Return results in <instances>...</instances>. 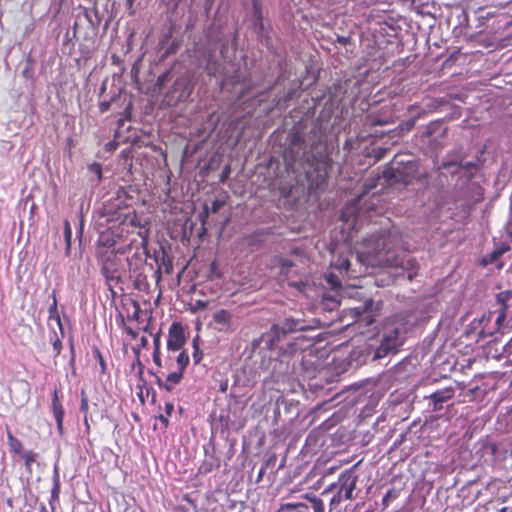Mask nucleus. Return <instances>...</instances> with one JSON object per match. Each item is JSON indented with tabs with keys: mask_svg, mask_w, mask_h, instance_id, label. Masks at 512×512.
<instances>
[{
	"mask_svg": "<svg viewBox=\"0 0 512 512\" xmlns=\"http://www.w3.org/2000/svg\"><path fill=\"white\" fill-rule=\"evenodd\" d=\"M176 363L178 366L177 371L182 372L184 374V371L189 364V355L185 351H181L177 356Z\"/></svg>",
	"mask_w": 512,
	"mask_h": 512,
	"instance_id": "nucleus-24",
	"label": "nucleus"
},
{
	"mask_svg": "<svg viewBox=\"0 0 512 512\" xmlns=\"http://www.w3.org/2000/svg\"><path fill=\"white\" fill-rule=\"evenodd\" d=\"M291 286L297 288L298 290H302L306 286L303 282L291 283Z\"/></svg>",
	"mask_w": 512,
	"mask_h": 512,
	"instance_id": "nucleus-50",
	"label": "nucleus"
},
{
	"mask_svg": "<svg viewBox=\"0 0 512 512\" xmlns=\"http://www.w3.org/2000/svg\"><path fill=\"white\" fill-rule=\"evenodd\" d=\"M183 373L179 371L171 372L167 375L165 382L161 378H157V384L160 388H164L166 391L171 392L176 385H178L183 379Z\"/></svg>",
	"mask_w": 512,
	"mask_h": 512,
	"instance_id": "nucleus-13",
	"label": "nucleus"
},
{
	"mask_svg": "<svg viewBox=\"0 0 512 512\" xmlns=\"http://www.w3.org/2000/svg\"><path fill=\"white\" fill-rule=\"evenodd\" d=\"M349 265H350L349 261H348V260H344V262H343V264L341 265V267H342V268H344V269H346V270H348Z\"/></svg>",
	"mask_w": 512,
	"mask_h": 512,
	"instance_id": "nucleus-54",
	"label": "nucleus"
},
{
	"mask_svg": "<svg viewBox=\"0 0 512 512\" xmlns=\"http://www.w3.org/2000/svg\"><path fill=\"white\" fill-rule=\"evenodd\" d=\"M163 264H164V266H165V272H166L167 274L172 273V269H173V267H172V262H171V260H168V262H167V263H166L165 261H163Z\"/></svg>",
	"mask_w": 512,
	"mask_h": 512,
	"instance_id": "nucleus-47",
	"label": "nucleus"
},
{
	"mask_svg": "<svg viewBox=\"0 0 512 512\" xmlns=\"http://www.w3.org/2000/svg\"><path fill=\"white\" fill-rule=\"evenodd\" d=\"M265 469H266V466H265V467H262V468L260 469V471H259V473H258V476H257V482H259V481L262 479V477H263V475H264V473H265Z\"/></svg>",
	"mask_w": 512,
	"mask_h": 512,
	"instance_id": "nucleus-51",
	"label": "nucleus"
},
{
	"mask_svg": "<svg viewBox=\"0 0 512 512\" xmlns=\"http://www.w3.org/2000/svg\"><path fill=\"white\" fill-rule=\"evenodd\" d=\"M88 409H89V405H88V397L85 393L84 390L81 391V405H80V410L82 412H84L85 414V417H84V422L86 424V427L87 429H89V424H88V421H87V413H88Z\"/></svg>",
	"mask_w": 512,
	"mask_h": 512,
	"instance_id": "nucleus-27",
	"label": "nucleus"
},
{
	"mask_svg": "<svg viewBox=\"0 0 512 512\" xmlns=\"http://www.w3.org/2000/svg\"><path fill=\"white\" fill-rule=\"evenodd\" d=\"M389 496H390V493H387V494L385 495V497L383 498V501L385 502L386 500H389Z\"/></svg>",
	"mask_w": 512,
	"mask_h": 512,
	"instance_id": "nucleus-58",
	"label": "nucleus"
},
{
	"mask_svg": "<svg viewBox=\"0 0 512 512\" xmlns=\"http://www.w3.org/2000/svg\"><path fill=\"white\" fill-rule=\"evenodd\" d=\"M373 319L370 318V316H367V324L372 323Z\"/></svg>",
	"mask_w": 512,
	"mask_h": 512,
	"instance_id": "nucleus-60",
	"label": "nucleus"
},
{
	"mask_svg": "<svg viewBox=\"0 0 512 512\" xmlns=\"http://www.w3.org/2000/svg\"><path fill=\"white\" fill-rule=\"evenodd\" d=\"M305 325L300 320L287 318L280 325H273L271 328V346H278L281 340L289 333L305 330Z\"/></svg>",
	"mask_w": 512,
	"mask_h": 512,
	"instance_id": "nucleus-6",
	"label": "nucleus"
},
{
	"mask_svg": "<svg viewBox=\"0 0 512 512\" xmlns=\"http://www.w3.org/2000/svg\"><path fill=\"white\" fill-rule=\"evenodd\" d=\"M51 408H52V413H53L54 419L57 424L58 433H59V435H62L64 432L63 422H64L65 410L60 401L57 389H54V391H53Z\"/></svg>",
	"mask_w": 512,
	"mask_h": 512,
	"instance_id": "nucleus-11",
	"label": "nucleus"
},
{
	"mask_svg": "<svg viewBox=\"0 0 512 512\" xmlns=\"http://www.w3.org/2000/svg\"><path fill=\"white\" fill-rule=\"evenodd\" d=\"M148 345V339L145 336H142L140 339V347L145 348Z\"/></svg>",
	"mask_w": 512,
	"mask_h": 512,
	"instance_id": "nucleus-49",
	"label": "nucleus"
},
{
	"mask_svg": "<svg viewBox=\"0 0 512 512\" xmlns=\"http://www.w3.org/2000/svg\"><path fill=\"white\" fill-rule=\"evenodd\" d=\"M455 395V389L452 386L436 390L427 398L433 403V410L438 411L443 408V403L452 399Z\"/></svg>",
	"mask_w": 512,
	"mask_h": 512,
	"instance_id": "nucleus-10",
	"label": "nucleus"
},
{
	"mask_svg": "<svg viewBox=\"0 0 512 512\" xmlns=\"http://www.w3.org/2000/svg\"><path fill=\"white\" fill-rule=\"evenodd\" d=\"M362 252L369 263L412 271L417 268L416 259L402 249V236L396 230L373 234L362 242Z\"/></svg>",
	"mask_w": 512,
	"mask_h": 512,
	"instance_id": "nucleus-1",
	"label": "nucleus"
},
{
	"mask_svg": "<svg viewBox=\"0 0 512 512\" xmlns=\"http://www.w3.org/2000/svg\"><path fill=\"white\" fill-rule=\"evenodd\" d=\"M499 512H509L507 507H503L499 510Z\"/></svg>",
	"mask_w": 512,
	"mask_h": 512,
	"instance_id": "nucleus-57",
	"label": "nucleus"
},
{
	"mask_svg": "<svg viewBox=\"0 0 512 512\" xmlns=\"http://www.w3.org/2000/svg\"><path fill=\"white\" fill-rule=\"evenodd\" d=\"M350 42H351V36L338 35L335 40V43H338L342 46H345V45L349 44Z\"/></svg>",
	"mask_w": 512,
	"mask_h": 512,
	"instance_id": "nucleus-40",
	"label": "nucleus"
},
{
	"mask_svg": "<svg viewBox=\"0 0 512 512\" xmlns=\"http://www.w3.org/2000/svg\"><path fill=\"white\" fill-rule=\"evenodd\" d=\"M327 281L328 283H330L334 288L335 287H338L340 286V281L338 280V278L333 275V274H329L328 278H327Z\"/></svg>",
	"mask_w": 512,
	"mask_h": 512,
	"instance_id": "nucleus-43",
	"label": "nucleus"
},
{
	"mask_svg": "<svg viewBox=\"0 0 512 512\" xmlns=\"http://www.w3.org/2000/svg\"><path fill=\"white\" fill-rule=\"evenodd\" d=\"M64 232H65L66 241L69 244L70 239H71V227H70V223L68 221H65V223H64Z\"/></svg>",
	"mask_w": 512,
	"mask_h": 512,
	"instance_id": "nucleus-42",
	"label": "nucleus"
},
{
	"mask_svg": "<svg viewBox=\"0 0 512 512\" xmlns=\"http://www.w3.org/2000/svg\"><path fill=\"white\" fill-rule=\"evenodd\" d=\"M131 302V305L133 307V313L128 316L130 319H133L135 321H139V317H140V312H141V308H140V305L137 301L135 300H130Z\"/></svg>",
	"mask_w": 512,
	"mask_h": 512,
	"instance_id": "nucleus-30",
	"label": "nucleus"
},
{
	"mask_svg": "<svg viewBox=\"0 0 512 512\" xmlns=\"http://www.w3.org/2000/svg\"><path fill=\"white\" fill-rule=\"evenodd\" d=\"M230 172H231V168H230V165H226L221 174H220V178H219V181L221 183H224L226 182V180L229 178V175H230Z\"/></svg>",
	"mask_w": 512,
	"mask_h": 512,
	"instance_id": "nucleus-38",
	"label": "nucleus"
},
{
	"mask_svg": "<svg viewBox=\"0 0 512 512\" xmlns=\"http://www.w3.org/2000/svg\"><path fill=\"white\" fill-rule=\"evenodd\" d=\"M155 275H156V281L158 282L160 279H161V271H160V268L157 269L155 272Z\"/></svg>",
	"mask_w": 512,
	"mask_h": 512,
	"instance_id": "nucleus-52",
	"label": "nucleus"
},
{
	"mask_svg": "<svg viewBox=\"0 0 512 512\" xmlns=\"http://www.w3.org/2000/svg\"><path fill=\"white\" fill-rule=\"evenodd\" d=\"M52 298H53V303L49 307V319H53L57 322V324L60 328V331L63 334V325H62V321H61V318H60V315H59L58 309H57V298H56L55 291H53V293H52Z\"/></svg>",
	"mask_w": 512,
	"mask_h": 512,
	"instance_id": "nucleus-19",
	"label": "nucleus"
},
{
	"mask_svg": "<svg viewBox=\"0 0 512 512\" xmlns=\"http://www.w3.org/2000/svg\"><path fill=\"white\" fill-rule=\"evenodd\" d=\"M186 337L184 327L180 322H173L168 331L167 349L178 351L185 344Z\"/></svg>",
	"mask_w": 512,
	"mask_h": 512,
	"instance_id": "nucleus-9",
	"label": "nucleus"
},
{
	"mask_svg": "<svg viewBox=\"0 0 512 512\" xmlns=\"http://www.w3.org/2000/svg\"><path fill=\"white\" fill-rule=\"evenodd\" d=\"M59 496H60V482H59V480H56L51 489V497L49 500V505H50L52 512H56L55 503L59 501Z\"/></svg>",
	"mask_w": 512,
	"mask_h": 512,
	"instance_id": "nucleus-21",
	"label": "nucleus"
},
{
	"mask_svg": "<svg viewBox=\"0 0 512 512\" xmlns=\"http://www.w3.org/2000/svg\"><path fill=\"white\" fill-rule=\"evenodd\" d=\"M224 205H225L224 200L215 199L211 203L210 211L212 213H217Z\"/></svg>",
	"mask_w": 512,
	"mask_h": 512,
	"instance_id": "nucleus-35",
	"label": "nucleus"
},
{
	"mask_svg": "<svg viewBox=\"0 0 512 512\" xmlns=\"http://www.w3.org/2000/svg\"><path fill=\"white\" fill-rule=\"evenodd\" d=\"M287 499L280 503L276 512H325L323 499L313 493L306 492L297 498L288 496Z\"/></svg>",
	"mask_w": 512,
	"mask_h": 512,
	"instance_id": "nucleus-5",
	"label": "nucleus"
},
{
	"mask_svg": "<svg viewBox=\"0 0 512 512\" xmlns=\"http://www.w3.org/2000/svg\"><path fill=\"white\" fill-rule=\"evenodd\" d=\"M108 150H112L116 147V144L114 142H110L106 145Z\"/></svg>",
	"mask_w": 512,
	"mask_h": 512,
	"instance_id": "nucleus-53",
	"label": "nucleus"
},
{
	"mask_svg": "<svg viewBox=\"0 0 512 512\" xmlns=\"http://www.w3.org/2000/svg\"><path fill=\"white\" fill-rule=\"evenodd\" d=\"M110 108V102L109 101H103L99 104V110L101 113H104L108 111Z\"/></svg>",
	"mask_w": 512,
	"mask_h": 512,
	"instance_id": "nucleus-45",
	"label": "nucleus"
},
{
	"mask_svg": "<svg viewBox=\"0 0 512 512\" xmlns=\"http://www.w3.org/2000/svg\"><path fill=\"white\" fill-rule=\"evenodd\" d=\"M134 0H127L128 5L131 7L133 5Z\"/></svg>",
	"mask_w": 512,
	"mask_h": 512,
	"instance_id": "nucleus-63",
	"label": "nucleus"
},
{
	"mask_svg": "<svg viewBox=\"0 0 512 512\" xmlns=\"http://www.w3.org/2000/svg\"><path fill=\"white\" fill-rule=\"evenodd\" d=\"M52 345H53V349L55 351V355L58 356L62 350V341L56 334H55V339L52 341Z\"/></svg>",
	"mask_w": 512,
	"mask_h": 512,
	"instance_id": "nucleus-36",
	"label": "nucleus"
},
{
	"mask_svg": "<svg viewBox=\"0 0 512 512\" xmlns=\"http://www.w3.org/2000/svg\"><path fill=\"white\" fill-rule=\"evenodd\" d=\"M174 411V404L172 402H166L165 403V412L164 414H160L157 419L161 421L163 426L165 428L169 425V417L171 416L172 412Z\"/></svg>",
	"mask_w": 512,
	"mask_h": 512,
	"instance_id": "nucleus-22",
	"label": "nucleus"
},
{
	"mask_svg": "<svg viewBox=\"0 0 512 512\" xmlns=\"http://www.w3.org/2000/svg\"><path fill=\"white\" fill-rule=\"evenodd\" d=\"M476 41L485 47H492L496 45L499 41H501V37H497L496 35H493L491 37H488L486 33L479 32L475 35Z\"/></svg>",
	"mask_w": 512,
	"mask_h": 512,
	"instance_id": "nucleus-18",
	"label": "nucleus"
},
{
	"mask_svg": "<svg viewBox=\"0 0 512 512\" xmlns=\"http://www.w3.org/2000/svg\"><path fill=\"white\" fill-rule=\"evenodd\" d=\"M134 282L136 288L140 289L143 285L146 284V276H144L142 273H139L136 275Z\"/></svg>",
	"mask_w": 512,
	"mask_h": 512,
	"instance_id": "nucleus-39",
	"label": "nucleus"
},
{
	"mask_svg": "<svg viewBox=\"0 0 512 512\" xmlns=\"http://www.w3.org/2000/svg\"><path fill=\"white\" fill-rule=\"evenodd\" d=\"M374 187H375V183H372L371 185H369V186L367 187V190L372 189V188H374Z\"/></svg>",
	"mask_w": 512,
	"mask_h": 512,
	"instance_id": "nucleus-62",
	"label": "nucleus"
},
{
	"mask_svg": "<svg viewBox=\"0 0 512 512\" xmlns=\"http://www.w3.org/2000/svg\"><path fill=\"white\" fill-rule=\"evenodd\" d=\"M507 346L509 347V349L512 348V340L508 343Z\"/></svg>",
	"mask_w": 512,
	"mask_h": 512,
	"instance_id": "nucleus-64",
	"label": "nucleus"
},
{
	"mask_svg": "<svg viewBox=\"0 0 512 512\" xmlns=\"http://www.w3.org/2000/svg\"><path fill=\"white\" fill-rule=\"evenodd\" d=\"M385 152H386V150L383 148L377 149L376 154H375L376 159L380 160L384 156Z\"/></svg>",
	"mask_w": 512,
	"mask_h": 512,
	"instance_id": "nucleus-48",
	"label": "nucleus"
},
{
	"mask_svg": "<svg viewBox=\"0 0 512 512\" xmlns=\"http://www.w3.org/2000/svg\"><path fill=\"white\" fill-rule=\"evenodd\" d=\"M220 277H221V273L218 270L217 263L215 261H213L210 264V278L213 279V278H220Z\"/></svg>",
	"mask_w": 512,
	"mask_h": 512,
	"instance_id": "nucleus-37",
	"label": "nucleus"
},
{
	"mask_svg": "<svg viewBox=\"0 0 512 512\" xmlns=\"http://www.w3.org/2000/svg\"><path fill=\"white\" fill-rule=\"evenodd\" d=\"M92 353H93V357L96 359V361L98 362V364L100 366V374H106L107 373V364L104 360V357H103L100 349L97 347H94L92 349Z\"/></svg>",
	"mask_w": 512,
	"mask_h": 512,
	"instance_id": "nucleus-23",
	"label": "nucleus"
},
{
	"mask_svg": "<svg viewBox=\"0 0 512 512\" xmlns=\"http://www.w3.org/2000/svg\"><path fill=\"white\" fill-rule=\"evenodd\" d=\"M511 297H512V292L509 290L499 292L496 295V300L500 304V308L497 310V316H496V320H495V328H494V330H487V331L483 328L481 330L482 336H493L496 332H498L500 330L504 320L507 317V311H508L507 302L509 301V299Z\"/></svg>",
	"mask_w": 512,
	"mask_h": 512,
	"instance_id": "nucleus-7",
	"label": "nucleus"
},
{
	"mask_svg": "<svg viewBox=\"0 0 512 512\" xmlns=\"http://www.w3.org/2000/svg\"><path fill=\"white\" fill-rule=\"evenodd\" d=\"M213 321L221 325L223 328L228 329L231 326L232 313L226 309H220L213 314Z\"/></svg>",
	"mask_w": 512,
	"mask_h": 512,
	"instance_id": "nucleus-16",
	"label": "nucleus"
},
{
	"mask_svg": "<svg viewBox=\"0 0 512 512\" xmlns=\"http://www.w3.org/2000/svg\"><path fill=\"white\" fill-rule=\"evenodd\" d=\"M7 432V442L9 446V451L13 455L20 456L22 453H24V446L21 440H19L17 437H15L9 427H6Z\"/></svg>",
	"mask_w": 512,
	"mask_h": 512,
	"instance_id": "nucleus-15",
	"label": "nucleus"
},
{
	"mask_svg": "<svg viewBox=\"0 0 512 512\" xmlns=\"http://www.w3.org/2000/svg\"><path fill=\"white\" fill-rule=\"evenodd\" d=\"M431 106H433V104L428 105L426 110H429L431 108ZM434 107L436 108L435 105H434ZM423 110H425V109L421 108L420 105L417 104V103L411 104L407 108V111L409 113H415V115L418 114L419 112L423 111Z\"/></svg>",
	"mask_w": 512,
	"mask_h": 512,
	"instance_id": "nucleus-34",
	"label": "nucleus"
},
{
	"mask_svg": "<svg viewBox=\"0 0 512 512\" xmlns=\"http://www.w3.org/2000/svg\"><path fill=\"white\" fill-rule=\"evenodd\" d=\"M192 345H193V348H194V351H193V360H194V363L195 364H199L200 361L202 360L203 358V352L202 350L200 349L199 347V343H198V337H195L192 341Z\"/></svg>",
	"mask_w": 512,
	"mask_h": 512,
	"instance_id": "nucleus-26",
	"label": "nucleus"
},
{
	"mask_svg": "<svg viewBox=\"0 0 512 512\" xmlns=\"http://www.w3.org/2000/svg\"><path fill=\"white\" fill-rule=\"evenodd\" d=\"M355 467L356 465L344 470L338 476L336 482L331 483L323 490L322 495L333 494L329 500L328 512H341L340 504L344 500H353L355 498L353 493L358 482V475L354 473Z\"/></svg>",
	"mask_w": 512,
	"mask_h": 512,
	"instance_id": "nucleus-4",
	"label": "nucleus"
},
{
	"mask_svg": "<svg viewBox=\"0 0 512 512\" xmlns=\"http://www.w3.org/2000/svg\"><path fill=\"white\" fill-rule=\"evenodd\" d=\"M389 496H390V493H387V494L385 495V497L383 498V501L385 502L386 500H389Z\"/></svg>",
	"mask_w": 512,
	"mask_h": 512,
	"instance_id": "nucleus-59",
	"label": "nucleus"
},
{
	"mask_svg": "<svg viewBox=\"0 0 512 512\" xmlns=\"http://www.w3.org/2000/svg\"><path fill=\"white\" fill-rule=\"evenodd\" d=\"M38 455L39 454L37 452H34L32 450H27L20 455V458L24 462L25 469L29 473L32 472V464L36 461Z\"/></svg>",
	"mask_w": 512,
	"mask_h": 512,
	"instance_id": "nucleus-20",
	"label": "nucleus"
},
{
	"mask_svg": "<svg viewBox=\"0 0 512 512\" xmlns=\"http://www.w3.org/2000/svg\"><path fill=\"white\" fill-rule=\"evenodd\" d=\"M125 261L131 267L132 262L128 258L124 259L114 249H106L100 256L101 273L105 278V283L111 292L112 299L124 294L122 286L125 276Z\"/></svg>",
	"mask_w": 512,
	"mask_h": 512,
	"instance_id": "nucleus-3",
	"label": "nucleus"
},
{
	"mask_svg": "<svg viewBox=\"0 0 512 512\" xmlns=\"http://www.w3.org/2000/svg\"><path fill=\"white\" fill-rule=\"evenodd\" d=\"M207 307H208V301L196 300L193 304H191L190 311L195 313L200 310H205Z\"/></svg>",
	"mask_w": 512,
	"mask_h": 512,
	"instance_id": "nucleus-29",
	"label": "nucleus"
},
{
	"mask_svg": "<svg viewBox=\"0 0 512 512\" xmlns=\"http://www.w3.org/2000/svg\"><path fill=\"white\" fill-rule=\"evenodd\" d=\"M120 156L125 160L132 158L131 150H129V149L122 150L120 153Z\"/></svg>",
	"mask_w": 512,
	"mask_h": 512,
	"instance_id": "nucleus-46",
	"label": "nucleus"
},
{
	"mask_svg": "<svg viewBox=\"0 0 512 512\" xmlns=\"http://www.w3.org/2000/svg\"><path fill=\"white\" fill-rule=\"evenodd\" d=\"M109 222H112L109 226L111 234L117 238L129 240L127 246L137 241L136 238L129 239V236L134 234L141 239V245L146 246L149 229L142 224L134 209L126 207L124 210L116 211Z\"/></svg>",
	"mask_w": 512,
	"mask_h": 512,
	"instance_id": "nucleus-2",
	"label": "nucleus"
},
{
	"mask_svg": "<svg viewBox=\"0 0 512 512\" xmlns=\"http://www.w3.org/2000/svg\"><path fill=\"white\" fill-rule=\"evenodd\" d=\"M417 163L414 161H409L405 167H403L404 172L400 170L399 167H396L394 169V173L390 175L391 177H394L397 181H402L405 184H408L411 182V180L415 176Z\"/></svg>",
	"mask_w": 512,
	"mask_h": 512,
	"instance_id": "nucleus-12",
	"label": "nucleus"
},
{
	"mask_svg": "<svg viewBox=\"0 0 512 512\" xmlns=\"http://www.w3.org/2000/svg\"><path fill=\"white\" fill-rule=\"evenodd\" d=\"M402 344L399 339V329L394 328L383 335L380 346L376 350L375 356L381 358L390 352L396 353L398 347Z\"/></svg>",
	"mask_w": 512,
	"mask_h": 512,
	"instance_id": "nucleus-8",
	"label": "nucleus"
},
{
	"mask_svg": "<svg viewBox=\"0 0 512 512\" xmlns=\"http://www.w3.org/2000/svg\"><path fill=\"white\" fill-rule=\"evenodd\" d=\"M439 127V122H431L427 125L425 132H423V137H430L435 133V131Z\"/></svg>",
	"mask_w": 512,
	"mask_h": 512,
	"instance_id": "nucleus-32",
	"label": "nucleus"
},
{
	"mask_svg": "<svg viewBox=\"0 0 512 512\" xmlns=\"http://www.w3.org/2000/svg\"><path fill=\"white\" fill-rule=\"evenodd\" d=\"M137 364H138V365H139V367H140V371H139V372H140V373H142L143 365H142V363L140 362L139 358L137 359Z\"/></svg>",
	"mask_w": 512,
	"mask_h": 512,
	"instance_id": "nucleus-56",
	"label": "nucleus"
},
{
	"mask_svg": "<svg viewBox=\"0 0 512 512\" xmlns=\"http://www.w3.org/2000/svg\"><path fill=\"white\" fill-rule=\"evenodd\" d=\"M373 305V300L368 299L362 304L355 307H348L345 309L346 315L350 316L355 322L359 321L361 316L366 313L369 309H371Z\"/></svg>",
	"mask_w": 512,
	"mask_h": 512,
	"instance_id": "nucleus-14",
	"label": "nucleus"
},
{
	"mask_svg": "<svg viewBox=\"0 0 512 512\" xmlns=\"http://www.w3.org/2000/svg\"><path fill=\"white\" fill-rule=\"evenodd\" d=\"M153 362L157 366H161V352L160 350L154 349L153 351Z\"/></svg>",
	"mask_w": 512,
	"mask_h": 512,
	"instance_id": "nucleus-44",
	"label": "nucleus"
},
{
	"mask_svg": "<svg viewBox=\"0 0 512 512\" xmlns=\"http://www.w3.org/2000/svg\"><path fill=\"white\" fill-rule=\"evenodd\" d=\"M161 345V331L157 332L153 337L154 349L160 350Z\"/></svg>",
	"mask_w": 512,
	"mask_h": 512,
	"instance_id": "nucleus-41",
	"label": "nucleus"
},
{
	"mask_svg": "<svg viewBox=\"0 0 512 512\" xmlns=\"http://www.w3.org/2000/svg\"><path fill=\"white\" fill-rule=\"evenodd\" d=\"M119 318H120V324L123 326L125 332L128 335H130L132 338H136L137 332L135 330H133L131 327L125 325L124 316L122 314H119Z\"/></svg>",
	"mask_w": 512,
	"mask_h": 512,
	"instance_id": "nucleus-33",
	"label": "nucleus"
},
{
	"mask_svg": "<svg viewBox=\"0 0 512 512\" xmlns=\"http://www.w3.org/2000/svg\"><path fill=\"white\" fill-rule=\"evenodd\" d=\"M88 170L97 176L98 181L102 179V166L98 162H93L88 166Z\"/></svg>",
	"mask_w": 512,
	"mask_h": 512,
	"instance_id": "nucleus-28",
	"label": "nucleus"
},
{
	"mask_svg": "<svg viewBox=\"0 0 512 512\" xmlns=\"http://www.w3.org/2000/svg\"><path fill=\"white\" fill-rule=\"evenodd\" d=\"M276 261H277V264L279 265L281 274H287L289 272V269L292 266H294V263L290 259H287V258L279 257V258H277Z\"/></svg>",
	"mask_w": 512,
	"mask_h": 512,
	"instance_id": "nucleus-25",
	"label": "nucleus"
},
{
	"mask_svg": "<svg viewBox=\"0 0 512 512\" xmlns=\"http://www.w3.org/2000/svg\"><path fill=\"white\" fill-rule=\"evenodd\" d=\"M164 77H165V75L159 76V78H158V82H162V81H163V79H164Z\"/></svg>",
	"mask_w": 512,
	"mask_h": 512,
	"instance_id": "nucleus-61",
	"label": "nucleus"
},
{
	"mask_svg": "<svg viewBox=\"0 0 512 512\" xmlns=\"http://www.w3.org/2000/svg\"><path fill=\"white\" fill-rule=\"evenodd\" d=\"M290 143L294 146H300L305 143V139L300 133L295 132L291 135Z\"/></svg>",
	"mask_w": 512,
	"mask_h": 512,
	"instance_id": "nucleus-31",
	"label": "nucleus"
},
{
	"mask_svg": "<svg viewBox=\"0 0 512 512\" xmlns=\"http://www.w3.org/2000/svg\"><path fill=\"white\" fill-rule=\"evenodd\" d=\"M122 194H125V191L123 188H120L118 193H117V197L120 198Z\"/></svg>",
	"mask_w": 512,
	"mask_h": 512,
	"instance_id": "nucleus-55",
	"label": "nucleus"
},
{
	"mask_svg": "<svg viewBox=\"0 0 512 512\" xmlns=\"http://www.w3.org/2000/svg\"><path fill=\"white\" fill-rule=\"evenodd\" d=\"M435 111V107L434 106H431V108L429 110H423L421 112H419L418 114L414 115L413 118L401 123L399 125V128L401 131H410L416 124V121L422 117H424L425 115H427L428 113H432Z\"/></svg>",
	"mask_w": 512,
	"mask_h": 512,
	"instance_id": "nucleus-17",
	"label": "nucleus"
}]
</instances>
